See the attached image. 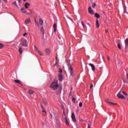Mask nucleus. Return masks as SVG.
Listing matches in <instances>:
<instances>
[{
  "mask_svg": "<svg viewBox=\"0 0 128 128\" xmlns=\"http://www.w3.org/2000/svg\"><path fill=\"white\" fill-rule=\"evenodd\" d=\"M58 86H60L56 81H54L52 82L50 86V88H52L53 90H56L58 88Z\"/></svg>",
  "mask_w": 128,
  "mask_h": 128,
  "instance_id": "nucleus-1",
  "label": "nucleus"
},
{
  "mask_svg": "<svg viewBox=\"0 0 128 128\" xmlns=\"http://www.w3.org/2000/svg\"><path fill=\"white\" fill-rule=\"evenodd\" d=\"M26 40L25 38H22L20 40V44H19L20 46H28V43H27Z\"/></svg>",
  "mask_w": 128,
  "mask_h": 128,
  "instance_id": "nucleus-2",
  "label": "nucleus"
},
{
  "mask_svg": "<svg viewBox=\"0 0 128 128\" xmlns=\"http://www.w3.org/2000/svg\"><path fill=\"white\" fill-rule=\"evenodd\" d=\"M68 68L70 75L74 76V68H72V66L70 64H68Z\"/></svg>",
  "mask_w": 128,
  "mask_h": 128,
  "instance_id": "nucleus-3",
  "label": "nucleus"
},
{
  "mask_svg": "<svg viewBox=\"0 0 128 128\" xmlns=\"http://www.w3.org/2000/svg\"><path fill=\"white\" fill-rule=\"evenodd\" d=\"M117 96L119 98H124V96L122 94L120 91L117 94Z\"/></svg>",
  "mask_w": 128,
  "mask_h": 128,
  "instance_id": "nucleus-4",
  "label": "nucleus"
},
{
  "mask_svg": "<svg viewBox=\"0 0 128 128\" xmlns=\"http://www.w3.org/2000/svg\"><path fill=\"white\" fill-rule=\"evenodd\" d=\"M58 76L59 80H60V82H62L64 80V76H62V74H59Z\"/></svg>",
  "mask_w": 128,
  "mask_h": 128,
  "instance_id": "nucleus-5",
  "label": "nucleus"
},
{
  "mask_svg": "<svg viewBox=\"0 0 128 128\" xmlns=\"http://www.w3.org/2000/svg\"><path fill=\"white\" fill-rule=\"evenodd\" d=\"M88 12L90 14H94V10L92 9V7H89L88 8Z\"/></svg>",
  "mask_w": 128,
  "mask_h": 128,
  "instance_id": "nucleus-6",
  "label": "nucleus"
},
{
  "mask_svg": "<svg viewBox=\"0 0 128 128\" xmlns=\"http://www.w3.org/2000/svg\"><path fill=\"white\" fill-rule=\"evenodd\" d=\"M64 121L65 122V124H66V125L68 126H70V123L68 122V118H64Z\"/></svg>",
  "mask_w": 128,
  "mask_h": 128,
  "instance_id": "nucleus-7",
  "label": "nucleus"
},
{
  "mask_svg": "<svg viewBox=\"0 0 128 128\" xmlns=\"http://www.w3.org/2000/svg\"><path fill=\"white\" fill-rule=\"evenodd\" d=\"M72 120H74V122H76V116L74 115V113H72Z\"/></svg>",
  "mask_w": 128,
  "mask_h": 128,
  "instance_id": "nucleus-8",
  "label": "nucleus"
},
{
  "mask_svg": "<svg viewBox=\"0 0 128 128\" xmlns=\"http://www.w3.org/2000/svg\"><path fill=\"white\" fill-rule=\"evenodd\" d=\"M89 66H91V68H92V70L93 72H94V70H96V67L94 66V64H90Z\"/></svg>",
  "mask_w": 128,
  "mask_h": 128,
  "instance_id": "nucleus-9",
  "label": "nucleus"
},
{
  "mask_svg": "<svg viewBox=\"0 0 128 128\" xmlns=\"http://www.w3.org/2000/svg\"><path fill=\"white\" fill-rule=\"evenodd\" d=\"M60 64V62L58 61V60L56 59V64L54 65V66H56V68H58V66H60V64Z\"/></svg>",
  "mask_w": 128,
  "mask_h": 128,
  "instance_id": "nucleus-10",
  "label": "nucleus"
},
{
  "mask_svg": "<svg viewBox=\"0 0 128 128\" xmlns=\"http://www.w3.org/2000/svg\"><path fill=\"white\" fill-rule=\"evenodd\" d=\"M53 28H54V32H56V28H58V24H56V23H55L54 26H53Z\"/></svg>",
  "mask_w": 128,
  "mask_h": 128,
  "instance_id": "nucleus-11",
  "label": "nucleus"
},
{
  "mask_svg": "<svg viewBox=\"0 0 128 128\" xmlns=\"http://www.w3.org/2000/svg\"><path fill=\"white\" fill-rule=\"evenodd\" d=\"M14 82H16V84H20L21 86H22V84L20 82V80H14Z\"/></svg>",
  "mask_w": 128,
  "mask_h": 128,
  "instance_id": "nucleus-12",
  "label": "nucleus"
},
{
  "mask_svg": "<svg viewBox=\"0 0 128 128\" xmlns=\"http://www.w3.org/2000/svg\"><path fill=\"white\" fill-rule=\"evenodd\" d=\"M18 52H20V54H22V46H20L19 45V50H18Z\"/></svg>",
  "mask_w": 128,
  "mask_h": 128,
  "instance_id": "nucleus-13",
  "label": "nucleus"
},
{
  "mask_svg": "<svg viewBox=\"0 0 128 128\" xmlns=\"http://www.w3.org/2000/svg\"><path fill=\"white\" fill-rule=\"evenodd\" d=\"M106 104H116V103H114V102H110V100L108 99H106Z\"/></svg>",
  "mask_w": 128,
  "mask_h": 128,
  "instance_id": "nucleus-14",
  "label": "nucleus"
},
{
  "mask_svg": "<svg viewBox=\"0 0 128 128\" xmlns=\"http://www.w3.org/2000/svg\"><path fill=\"white\" fill-rule=\"evenodd\" d=\"M30 6V4H28V2H26L24 4L25 8H28V6Z\"/></svg>",
  "mask_w": 128,
  "mask_h": 128,
  "instance_id": "nucleus-15",
  "label": "nucleus"
},
{
  "mask_svg": "<svg viewBox=\"0 0 128 128\" xmlns=\"http://www.w3.org/2000/svg\"><path fill=\"white\" fill-rule=\"evenodd\" d=\"M46 52L47 54H50V50L49 48H46Z\"/></svg>",
  "mask_w": 128,
  "mask_h": 128,
  "instance_id": "nucleus-16",
  "label": "nucleus"
},
{
  "mask_svg": "<svg viewBox=\"0 0 128 128\" xmlns=\"http://www.w3.org/2000/svg\"><path fill=\"white\" fill-rule=\"evenodd\" d=\"M96 28H100V23H98V20L96 19Z\"/></svg>",
  "mask_w": 128,
  "mask_h": 128,
  "instance_id": "nucleus-17",
  "label": "nucleus"
},
{
  "mask_svg": "<svg viewBox=\"0 0 128 128\" xmlns=\"http://www.w3.org/2000/svg\"><path fill=\"white\" fill-rule=\"evenodd\" d=\"M123 8H124L123 14H126V6L125 5H124Z\"/></svg>",
  "mask_w": 128,
  "mask_h": 128,
  "instance_id": "nucleus-18",
  "label": "nucleus"
},
{
  "mask_svg": "<svg viewBox=\"0 0 128 128\" xmlns=\"http://www.w3.org/2000/svg\"><path fill=\"white\" fill-rule=\"evenodd\" d=\"M21 12H23V14H26V10L24 8H21Z\"/></svg>",
  "mask_w": 128,
  "mask_h": 128,
  "instance_id": "nucleus-19",
  "label": "nucleus"
},
{
  "mask_svg": "<svg viewBox=\"0 0 128 128\" xmlns=\"http://www.w3.org/2000/svg\"><path fill=\"white\" fill-rule=\"evenodd\" d=\"M28 22H30V18H28V19L25 20V24H28Z\"/></svg>",
  "mask_w": 128,
  "mask_h": 128,
  "instance_id": "nucleus-20",
  "label": "nucleus"
},
{
  "mask_svg": "<svg viewBox=\"0 0 128 128\" xmlns=\"http://www.w3.org/2000/svg\"><path fill=\"white\" fill-rule=\"evenodd\" d=\"M95 16L97 18H100V14H98V13H96L95 14Z\"/></svg>",
  "mask_w": 128,
  "mask_h": 128,
  "instance_id": "nucleus-21",
  "label": "nucleus"
},
{
  "mask_svg": "<svg viewBox=\"0 0 128 128\" xmlns=\"http://www.w3.org/2000/svg\"><path fill=\"white\" fill-rule=\"evenodd\" d=\"M28 92L30 94H34V90H29L28 91Z\"/></svg>",
  "mask_w": 128,
  "mask_h": 128,
  "instance_id": "nucleus-22",
  "label": "nucleus"
},
{
  "mask_svg": "<svg viewBox=\"0 0 128 128\" xmlns=\"http://www.w3.org/2000/svg\"><path fill=\"white\" fill-rule=\"evenodd\" d=\"M39 23H40V24H41V26L42 24H44V20H42V18H40L39 19Z\"/></svg>",
  "mask_w": 128,
  "mask_h": 128,
  "instance_id": "nucleus-23",
  "label": "nucleus"
},
{
  "mask_svg": "<svg viewBox=\"0 0 128 128\" xmlns=\"http://www.w3.org/2000/svg\"><path fill=\"white\" fill-rule=\"evenodd\" d=\"M120 92H121V94H125L126 96H128V93H126V92H124V90H120Z\"/></svg>",
  "mask_w": 128,
  "mask_h": 128,
  "instance_id": "nucleus-24",
  "label": "nucleus"
},
{
  "mask_svg": "<svg viewBox=\"0 0 128 128\" xmlns=\"http://www.w3.org/2000/svg\"><path fill=\"white\" fill-rule=\"evenodd\" d=\"M12 6H15L16 8H18V4H16V2H14L13 3H12Z\"/></svg>",
  "mask_w": 128,
  "mask_h": 128,
  "instance_id": "nucleus-25",
  "label": "nucleus"
},
{
  "mask_svg": "<svg viewBox=\"0 0 128 128\" xmlns=\"http://www.w3.org/2000/svg\"><path fill=\"white\" fill-rule=\"evenodd\" d=\"M81 22L84 28H86V24H84V21H82Z\"/></svg>",
  "mask_w": 128,
  "mask_h": 128,
  "instance_id": "nucleus-26",
  "label": "nucleus"
},
{
  "mask_svg": "<svg viewBox=\"0 0 128 128\" xmlns=\"http://www.w3.org/2000/svg\"><path fill=\"white\" fill-rule=\"evenodd\" d=\"M37 52L40 54V56H44V54L42 52L40 51L39 50L37 51Z\"/></svg>",
  "mask_w": 128,
  "mask_h": 128,
  "instance_id": "nucleus-27",
  "label": "nucleus"
},
{
  "mask_svg": "<svg viewBox=\"0 0 128 128\" xmlns=\"http://www.w3.org/2000/svg\"><path fill=\"white\" fill-rule=\"evenodd\" d=\"M62 117L64 118H66V113L64 112V111L63 112Z\"/></svg>",
  "mask_w": 128,
  "mask_h": 128,
  "instance_id": "nucleus-28",
  "label": "nucleus"
},
{
  "mask_svg": "<svg viewBox=\"0 0 128 128\" xmlns=\"http://www.w3.org/2000/svg\"><path fill=\"white\" fill-rule=\"evenodd\" d=\"M4 46V44L0 43V50H2V48H3Z\"/></svg>",
  "mask_w": 128,
  "mask_h": 128,
  "instance_id": "nucleus-29",
  "label": "nucleus"
},
{
  "mask_svg": "<svg viewBox=\"0 0 128 128\" xmlns=\"http://www.w3.org/2000/svg\"><path fill=\"white\" fill-rule=\"evenodd\" d=\"M40 32H42L43 34H44V28L43 27H42L41 29H40Z\"/></svg>",
  "mask_w": 128,
  "mask_h": 128,
  "instance_id": "nucleus-30",
  "label": "nucleus"
},
{
  "mask_svg": "<svg viewBox=\"0 0 128 128\" xmlns=\"http://www.w3.org/2000/svg\"><path fill=\"white\" fill-rule=\"evenodd\" d=\"M34 20H35V24H36L38 26H40V25L38 24V21H36V19H34Z\"/></svg>",
  "mask_w": 128,
  "mask_h": 128,
  "instance_id": "nucleus-31",
  "label": "nucleus"
},
{
  "mask_svg": "<svg viewBox=\"0 0 128 128\" xmlns=\"http://www.w3.org/2000/svg\"><path fill=\"white\" fill-rule=\"evenodd\" d=\"M56 124H60V121L59 120H56Z\"/></svg>",
  "mask_w": 128,
  "mask_h": 128,
  "instance_id": "nucleus-32",
  "label": "nucleus"
},
{
  "mask_svg": "<svg viewBox=\"0 0 128 128\" xmlns=\"http://www.w3.org/2000/svg\"><path fill=\"white\" fill-rule=\"evenodd\" d=\"M93 87H94V84H92V83L90 85V89L92 90Z\"/></svg>",
  "mask_w": 128,
  "mask_h": 128,
  "instance_id": "nucleus-33",
  "label": "nucleus"
},
{
  "mask_svg": "<svg viewBox=\"0 0 128 128\" xmlns=\"http://www.w3.org/2000/svg\"><path fill=\"white\" fill-rule=\"evenodd\" d=\"M79 106L80 108H82V102H80Z\"/></svg>",
  "mask_w": 128,
  "mask_h": 128,
  "instance_id": "nucleus-34",
  "label": "nucleus"
},
{
  "mask_svg": "<svg viewBox=\"0 0 128 128\" xmlns=\"http://www.w3.org/2000/svg\"><path fill=\"white\" fill-rule=\"evenodd\" d=\"M96 6V3H94V4H92V7L93 8H94V7Z\"/></svg>",
  "mask_w": 128,
  "mask_h": 128,
  "instance_id": "nucleus-35",
  "label": "nucleus"
},
{
  "mask_svg": "<svg viewBox=\"0 0 128 128\" xmlns=\"http://www.w3.org/2000/svg\"><path fill=\"white\" fill-rule=\"evenodd\" d=\"M118 48H119V50H120L122 48V47L120 46V43L118 44Z\"/></svg>",
  "mask_w": 128,
  "mask_h": 128,
  "instance_id": "nucleus-36",
  "label": "nucleus"
},
{
  "mask_svg": "<svg viewBox=\"0 0 128 128\" xmlns=\"http://www.w3.org/2000/svg\"><path fill=\"white\" fill-rule=\"evenodd\" d=\"M67 62L68 64H68H70V60H67Z\"/></svg>",
  "mask_w": 128,
  "mask_h": 128,
  "instance_id": "nucleus-37",
  "label": "nucleus"
},
{
  "mask_svg": "<svg viewBox=\"0 0 128 128\" xmlns=\"http://www.w3.org/2000/svg\"><path fill=\"white\" fill-rule=\"evenodd\" d=\"M72 100L73 102H76V98H72Z\"/></svg>",
  "mask_w": 128,
  "mask_h": 128,
  "instance_id": "nucleus-38",
  "label": "nucleus"
},
{
  "mask_svg": "<svg viewBox=\"0 0 128 128\" xmlns=\"http://www.w3.org/2000/svg\"><path fill=\"white\" fill-rule=\"evenodd\" d=\"M34 48H35V50H36V52H38V48H36V46H35Z\"/></svg>",
  "mask_w": 128,
  "mask_h": 128,
  "instance_id": "nucleus-39",
  "label": "nucleus"
},
{
  "mask_svg": "<svg viewBox=\"0 0 128 128\" xmlns=\"http://www.w3.org/2000/svg\"><path fill=\"white\" fill-rule=\"evenodd\" d=\"M42 112H44L45 114H46V110L43 109L42 110Z\"/></svg>",
  "mask_w": 128,
  "mask_h": 128,
  "instance_id": "nucleus-40",
  "label": "nucleus"
},
{
  "mask_svg": "<svg viewBox=\"0 0 128 128\" xmlns=\"http://www.w3.org/2000/svg\"><path fill=\"white\" fill-rule=\"evenodd\" d=\"M56 94H60V91L56 92Z\"/></svg>",
  "mask_w": 128,
  "mask_h": 128,
  "instance_id": "nucleus-41",
  "label": "nucleus"
},
{
  "mask_svg": "<svg viewBox=\"0 0 128 128\" xmlns=\"http://www.w3.org/2000/svg\"><path fill=\"white\" fill-rule=\"evenodd\" d=\"M44 102H45V104H48V101H46V100H44Z\"/></svg>",
  "mask_w": 128,
  "mask_h": 128,
  "instance_id": "nucleus-42",
  "label": "nucleus"
},
{
  "mask_svg": "<svg viewBox=\"0 0 128 128\" xmlns=\"http://www.w3.org/2000/svg\"><path fill=\"white\" fill-rule=\"evenodd\" d=\"M19 4H22V0H18Z\"/></svg>",
  "mask_w": 128,
  "mask_h": 128,
  "instance_id": "nucleus-43",
  "label": "nucleus"
},
{
  "mask_svg": "<svg viewBox=\"0 0 128 128\" xmlns=\"http://www.w3.org/2000/svg\"><path fill=\"white\" fill-rule=\"evenodd\" d=\"M4 2H5L6 4L8 2V0H3Z\"/></svg>",
  "mask_w": 128,
  "mask_h": 128,
  "instance_id": "nucleus-44",
  "label": "nucleus"
},
{
  "mask_svg": "<svg viewBox=\"0 0 128 128\" xmlns=\"http://www.w3.org/2000/svg\"><path fill=\"white\" fill-rule=\"evenodd\" d=\"M27 35H28V34H26V33H25L24 34V36H27Z\"/></svg>",
  "mask_w": 128,
  "mask_h": 128,
  "instance_id": "nucleus-45",
  "label": "nucleus"
},
{
  "mask_svg": "<svg viewBox=\"0 0 128 128\" xmlns=\"http://www.w3.org/2000/svg\"><path fill=\"white\" fill-rule=\"evenodd\" d=\"M59 72H60V74H62V70H60L59 71Z\"/></svg>",
  "mask_w": 128,
  "mask_h": 128,
  "instance_id": "nucleus-46",
  "label": "nucleus"
},
{
  "mask_svg": "<svg viewBox=\"0 0 128 128\" xmlns=\"http://www.w3.org/2000/svg\"><path fill=\"white\" fill-rule=\"evenodd\" d=\"M41 108L42 110H44V106H42V105L41 106Z\"/></svg>",
  "mask_w": 128,
  "mask_h": 128,
  "instance_id": "nucleus-47",
  "label": "nucleus"
},
{
  "mask_svg": "<svg viewBox=\"0 0 128 128\" xmlns=\"http://www.w3.org/2000/svg\"><path fill=\"white\" fill-rule=\"evenodd\" d=\"M88 128H90V124H88Z\"/></svg>",
  "mask_w": 128,
  "mask_h": 128,
  "instance_id": "nucleus-48",
  "label": "nucleus"
},
{
  "mask_svg": "<svg viewBox=\"0 0 128 128\" xmlns=\"http://www.w3.org/2000/svg\"><path fill=\"white\" fill-rule=\"evenodd\" d=\"M126 78L128 79V72L126 73Z\"/></svg>",
  "mask_w": 128,
  "mask_h": 128,
  "instance_id": "nucleus-49",
  "label": "nucleus"
},
{
  "mask_svg": "<svg viewBox=\"0 0 128 128\" xmlns=\"http://www.w3.org/2000/svg\"><path fill=\"white\" fill-rule=\"evenodd\" d=\"M62 110H64V106H62Z\"/></svg>",
  "mask_w": 128,
  "mask_h": 128,
  "instance_id": "nucleus-50",
  "label": "nucleus"
},
{
  "mask_svg": "<svg viewBox=\"0 0 128 128\" xmlns=\"http://www.w3.org/2000/svg\"><path fill=\"white\" fill-rule=\"evenodd\" d=\"M88 26H90V23H88L87 24Z\"/></svg>",
  "mask_w": 128,
  "mask_h": 128,
  "instance_id": "nucleus-51",
  "label": "nucleus"
},
{
  "mask_svg": "<svg viewBox=\"0 0 128 128\" xmlns=\"http://www.w3.org/2000/svg\"><path fill=\"white\" fill-rule=\"evenodd\" d=\"M50 115L51 118H52V114H50Z\"/></svg>",
  "mask_w": 128,
  "mask_h": 128,
  "instance_id": "nucleus-52",
  "label": "nucleus"
},
{
  "mask_svg": "<svg viewBox=\"0 0 128 128\" xmlns=\"http://www.w3.org/2000/svg\"><path fill=\"white\" fill-rule=\"evenodd\" d=\"M106 32H108V30H106Z\"/></svg>",
  "mask_w": 128,
  "mask_h": 128,
  "instance_id": "nucleus-53",
  "label": "nucleus"
},
{
  "mask_svg": "<svg viewBox=\"0 0 128 128\" xmlns=\"http://www.w3.org/2000/svg\"><path fill=\"white\" fill-rule=\"evenodd\" d=\"M108 60H110V57H108Z\"/></svg>",
  "mask_w": 128,
  "mask_h": 128,
  "instance_id": "nucleus-54",
  "label": "nucleus"
},
{
  "mask_svg": "<svg viewBox=\"0 0 128 128\" xmlns=\"http://www.w3.org/2000/svg\"><path fill=\"white\" fill-rule=\"evenodd\" d=\"M24 0V2H26V0Z\"/></svg>",
  "mask_w": 128,
  "mask_h": 128,
  "instance_id": "nucleus-55",
  "label": "nucleus"
},
{
  "mask_svg": "<svg viewBox=\"0 0 128 128\" xmlns=\"http://www.w3.org/2000/svg\"><path fill=\"white\" fill-rule=\"evenodd\" d=\"M32 14V12H30V14Z\"/></svg>",
  "mask_w": 128,
  "mask_h": 128,
  "instance_id": "nucleus-56",
  "label": "nucleus"
},
{
  "mask_svg": "<svg viewBox=\"0 0 128 128\" xmlns=\"http://www.w3.org/2000/svg\"><path fill=\"white\" fill-rule=\"evenodd\" d=\"M71 90H72V88H71Z\"/></svg>",
  "mask_w": 128,
  "mask_h": 128,
  "instance_id": "nucleus-57",
  "label": "nucleus"
},
{
  "mask_svg": "<svg viewBox=\"0 0 128 128\" xmlns=\"http://www.w3.org/2000/svg\"><path fill=\"white\" fill-rule=\"evenodd\" d=\"M122 4H124V2H122Z\"/></svg>",
  "mask_w": 128,
  "mask_h": 128,
  "instance_id": "nucleus-58",
  "label": "nucleus"
}]
</instances>
